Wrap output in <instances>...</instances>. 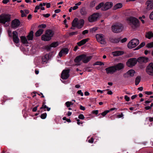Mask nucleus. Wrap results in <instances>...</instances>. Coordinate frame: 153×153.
<instances>
[{
    "mask_svg": "<svg viewBox=\"0 0 153 153\" xmlns=\"http://www.w3.org/2000/svg\"><path fill=\"white\" fill-rule=\"evenodd\" d=\"M137 62V60L136 58H133L129 59L126 62V65L130 67L134 66Z\"/></svg>",
    "mask_w": 153,
    "mask_h": 153,
    "instance_id": "0eeeda50",
    "label": "nucleus"
},
{
    "mask_svg": "<svg viewBox=\"0 0 153 153\" xmlns=\"http://www.w3.org/2000/svg\"><path fill=\"white\" fill-rule=\"evenodd\" d=\"M96 37L97 41L101 44L105 45L106 44L105 39L104 38L103 34H100L96 35Z\"/></svg>",
    "mask_w": 153,
    "mask_h": 153,
    "instance_id": "6e6552de",
    "label": "nucleus"
},
{
    "mask_svg": "<svg viewBox=\"0 0 153 153\" xmlns=\"http://www.w3.org/2000/svg\"><path fill=\"white\" fill-rule=\"evenodd\" d=\"M20 39L22 42L23 44H27V39L25 36H22L20 37Z\"/></svg>",
    "mask_w": 153,
    "mask_h": 153,
    "instance_id": "c85d7f7f",
    "label": "nucleus"
},
{
    "mask_svg": "<svg viewBox=\"0 0 153 153\" xmlns=\"http://www.w3.org/2000/svg\"><path fill=\"white\" fill-rule=\"evenodd\" d=\"M20 24L19 20L16 19L13 20L11 22V27L13 28H16L18 27Z\"/></svg>",
    "mask_w": 153,
    "mask_h": 153,
    "instance_id": "9b49d317",
    "label": "nucleus"
},
{
    "mask_svg": "<svg viewBox=\"0 0 153 153\" xmlns=\"http://www.w3.org/2000/svg\"><path fill=\"white\" fill-rule=\"evenodd\" d=\"M97 29V27H94L90 30V31L91 32L93 33L95 32Z\"/></svg>",
    "mask_w": 153,
    "mask_h": 153,
    "instance_id": "8fccbe9b",
    "label": "nucleus"
},
{
    "mask_svg": "<svg viewBox=\"0 0 153 153\" xmlns=\"http://www.w3.org/2000/svg\"><path fill=\"white\" fill-rule=\"evenodd\" d=\"M114 68L116 69V71L118 70L119 71L123 69L124 67V65L123 63H119L114 66Z\"/></svg>",
    "mask_w": 153,
    "mask_h": 153,
    "instance_id": "f3484780",
    "label": "nucleus"
},
{
    "mask_svg": "<svg viewBox=\"0 0 153 153\" xmlns=\"http://www.w3.org/2000/svg\"><path fill=\"white\" fill-rule=\"evenodd\" d=\"M77 94H80L81 96H83V93L82 92L81 90H79L77 92Z\"/></svg>",
    "mask_w": 153,
    "mask_h": 153,
    "instance_id": "13d9d810",
    "label": "nucleus"
},
{
    "mask_svg": "<svg viewBox=\"0 0 153 153\" xmlns=\"http://www.w3.org/2000/svg\"><path fill=\"white\" fill-rule=\"evenodd\" d=\"M43 108L44 109L47 108V110L48 111H49L50 110V108L47 107L46 105H43Z\"/></svg>",
    "mask_w": 153,
    "mask_h": 153,
    "instance_id": "6e6d98bb",
    "label": "nucleus"
},
{
    "mask_svg": "<svg viewBox=\"0 0 153 153\" xmlns=\"http://www.w3.org/2000/svg\"><path fill=\"white\" fill-rule=\"evenodd\" d=\"M46 27L45 24H42L39 26L38 27L39 28H45Z\"/></svg>",
    "mask_w": 153,
    "mask_h": 153,
    "instance_id": "de8ad7c7",
    "label": "nucleus"
},
{
    "mask_svg": "<svg viewBox=\"0 0 153 153\" xmlns=\"http://www.w3.org/2000/svg\"><path fill=\"white\" fill-rule=\"evenodd\" d=\"M50 55L49 54H46L43 56L42 58V63L44 64L45 63H47L50 58Z\"/></svg>",
    "mask_w": 153,
    "mask_h": 153,
    "instance_id": "6ab92c4d",
    "label": "nucleus"
},
{
    "mask_svg": "<svg viewBox=\"0 0 153 153\" xmlns=\"http://www.w3.org/2000/svg\"><path fill=\"white\" fill-rule=\"evenodd\" d=\"M113 3L111 2H107L105 4L103 3V5L102 8L103 11L107 10L111 8L113 6Z\"/></svg>",
    "mask_w": 153,
    "mask_h": 153,
    "instance_id": "f8f14e48",
    "label": "nucleus"
},
{
    "mask_svg": "<svg viewBox=\"0 0 153 153\" xmlns=\"http://www.w3.org/2000/svg\"><path fill=\"white\" fill-rule=\"evenodd\" d=\"M123 76L125 78H128L130 76H129V75H128V72H127V73H125L124 74Z\"/></svg>",
    "mask_w": 153,
    "mask_h": 153,
    "instance_id": "864d4df0",
    "label": "nucleus"
},
{
    "mask_svg": "<svg viewBox=\"0 0 153 153\" xmlns=\"http://www.w3.org/2000/svg\"><path fill=\"white\" fill-rule=\"evenodd\" d=\"M146 47L148 48H151L153 47V42L147 44Z\"/></svg>",
    "mask_w": 153,
    "mask_h": 153,
    "instance_id": "c9c22d12",
    "label": "nucleus"
},
{
    "mask_svg": "<svg viewBox=\"0 0 153 153\" xmlns=\"http://www.w3.org/2000/svg\"><path fill=\"white\" fill-rule=\"evenodd\" d=\"M59 44L58 42H53L51 44V45L52 47H56L58 46Z\"/></svg>",
    "mask_w": 153,
    "mask_h": 153,
    "instance_id": "4c0bfd02",
    "label": "nucleus"
},
{
    "mask_svg": "<svg viewBox=\"0 0 153 153\" xmlns=\"http://www.w3.org/2000/svg\"><path fill=\"white\" fill-rule=\"evenodd\" d=\"M47 116V114L46 113H45L42 114L41 116V118L42 119H45L46 118Z\"/></svg>",
    "mask_w": 153,
    "mask_h": 153,
    "instance_id": "37998d69",
    "label": "nucleus"
},
{
    "mask_svg": "<svg viewBox=\"0 0 153 153\" xmlns=\"http://www.w3.org/2000/svg\"><path fill=\"white\" fill-rule=\"evenodd\" d=\"M20 13H21V17H23L24 16H26V15L24 13V11L23 10H20Z\"/></svg>",
    "mask_w": 153,
    "mask_h": 153,
    "instance_id": "c03bdc74",
    "label": "nucleus"
},
{
    "mask_svg": "<svg viewBox=\"0 0 153 153\" xmlns=\"http://www.w3.org/2000/svg\"><path fill=\"white\" fill-rule=\"evenodd\" d=\"M65 104L67 107H69L71 105H73V103L71 102H67L65 103Z\"/></svg>",
    "mask_w": 153,
    "mask_h": 153,
    "instance_id": "58836bf2",
    "label": "nucleus"
},
{
    "mask_svg": "<svg viewBox=\"0 0 153 153\" xmlns=\"http://www.w3.org/2000/svg\"><path fill=\"white\" fill-rule=\"evenodd\" d=\"M89 40V39L88 38L82 39L80 42H77V44L79 46H80L85 44L87 42H88Z\"/></svg>",
    "mask_w": 153,
    "mask_h": 153,
    "instance_id": "412c9836",
    "label": "nucleus"
},
{
    "mask_svg": "<svg viewBox=\"0 0 153 153\" xmlns=\"http://www.w3.org/2000/svg\"><path fill=\"white\" fill-rule=\"evenodd\" d=\"M120 38L116 39L111 37L109 38L110 41L113 43H118L120 41Z\"/></svg>",
    "mask_w": 153,
    "mask_h": 153,
    "instance_id": "bb28decb",
    "label": "nucleus"
},
{
    "mask_svg": "<svg viewBox=\"0 0 153 153\" xmlns=\"http://www.w3.org/2000/svg\"><path fill=\"white\" fill-rule=\"evenodd\" d=\"M9 1V0H3V1H2V2L4 4H6Z\"/></svg>",
    "mask_w": 153,
    "mask_h": 153,
    "instance_id": "338daca9",
    "label": "nucleus"
},
{
    "mask_svg": "<svg viewBox=\"0 0 153 153\" xmlns=\"http://www.w3.org/2000/svg\"><path fill=\"white\" fill-rule=\"evenodd\" d=\"M10 15L8 16L6 15L0 16V23L4 24L5 26H8L9 24Z\"/></svg>",
    "mask_w": 153,
    "mask_h": 153,
    "instance_id": "20e7f679",
    "label": "nucleus"
},
{
    "mask_svg": "<svg viewBox=\"0 0 153 153\" xmlns=\"http://www.w3.org/2000/svg\"><path fill=\"white\" fill-rule=\"evenodd\" d=\"M39 105H37L36 106L34 107L32 110V111L33 112H35L37 111V108L38 107Z\"/></svg>",
    "mask_w": 153,
    "mask_h": 153,
    "instance_id": "69168bd1",
    "label": "nucleus"
},
{
    "mask_svg": "<svg viewBox=\"0 0 153 153\" xmlns=\"http://www.w3.org/2000/svg\"><path fill=\"white\" fill-rule=\"evenodd\" d=\"M103 2H101L100 3L98 6H97L96 7L95 9L97 10H98L100 8H101V10H103L102 9V8L103 7Z\"/></svg>",
    "mask_w": 153,
    "mask_h": 153,
    "instance_id": "72a5a7b5",
    "label": "nucleus"
},
{
    "mask_svg": "<svg viewBox=\"0 0 153 153\" xmlns=\"http://www.w3.org/2000/svg\"><path fill=\"white\" fill-rule=\"evenodd\" d=\"M80 12L82 16H85L87 13V10L85 7H82L80 10Z\"/></svg>",
    "mask_w": 153,
    "mask_h": 153,
    "instance_id": "4be33fe9",
    "label": "nucleus"
},
{
    "mask_svg": "<svg viewBox=\"0 0 153 153\" xmlns=\"http://www.w3.org/2000/svg\"><path fill=\"white\" fill-rule=\"evenodd\" d=\"M99 16L98 13H94L88 18V21L90 22H93L96 21Z\"/></svg>",
    "mask_w": 153,
    "mask_h": 153,
    "instance_id": "9d476101",
    "label": "nucleus"
},
{
    "mask_svg": "<svg viewBox=\"0 0 153 153\" xmlns=\"http://www.w3.org/2000/svg\"><path fill=\"white\" fill-rule=\"evenodd\" d=\"M94 139L93 138L91 137V138L89 140H88V142L90 143H93L94 142Z\"/></svg>",
    "mask_w": 153,
    "mask_h": 153,
    "instance_id": "4d7b16f0",
    "label": "nucleus"
},
{
    "mask_svg": "<svg viewBox=\"0 0 153 153\" xmlns=\"http://www.w3.org/2000/svg\"><path fill=\"white\" fill-rule=\"evenodd\" d=\"M115 69L113 66L106 68L105 70L107 74H112L116 71Z\"/></svg>",
    "mask_w": 153,
    "mask_h": 153,
    "instance_id": "dca6fc26",
    "label": "nucleus"
},
{
    "mask_svg": "<svg viewBox=\"0 0 153 153\" xmlns=\"http://www.w3.org/2000/svg\"><path fill=\"white\" fill-rule=\"evenodd\" d=\"M145 45V42H142L140 44V45L139 46H138L136 48L135 50H138L141 48L143 47Z\"/></svg>",
    "mask_w": 153,
    "mask_h": 153,
    "instance_id": "e433bc0d",
    "label": "nucleus"
},
{
    "mask_svg": "<svg viewBox=\"0 0 153 153\" xmlns=\"http://www.w3.org/2000/svg\"><path fill=\"white\" fill-rule=\"evenodd\" d=\"M141 79V77L138 76L136 77L135 80V84L136 85H137L140 82Z\"/></svg>",
    "mask_w": 153,
    "mask_h": 153,
    "instance_id": "f704fd0d",
    "label": "nucleus"
},
{
    "mask_svg": "<svg viewBox=\"0 0 153 153\" xmlns=\"http://www.w3.org/2000/svg\"><path fill=\"white\" fill-rule=\"evenodd\" d=\"M83 56L82 59V62L83 63H88L92 58L91 56H87L85 54H82Z\"/></svg>",
    "mask_w": 153,
    "mask_h": 153,
    "instance_id": "a211bd4d",
    "label": "nucleus"
},
{
    "mask_svg": "<svg viewBox=\"0 0 153 153\" xmlns=\"http://www.w3.org/2000/svg\"><path fill=\"white\" fill-rule=\"evenodd\" d=\"M43 30L42 29H40L37 30L36 33L35 35L36 37L40 36L43 33Z\"/></svg>",
    "mask_w": 153,
    "mask_h": 153,
    "instance_id": "2f4dec72",
    "label": "nucleus"
},
{
    "mask_svg": "<svg viewBox=\"0 0 153 153\" xmlns=\"http://www.w3.org/2000/svg\"><path fill=\"white\" fill-rule=\"evenodd\" d=\"M110 111L109 110H106L102 113L101 114L103 117L105 116Z\"/></svg>",
    "mask_w": 153,
    "mask_h": 153,
    "instance_id": "a19ab883",
    "label": "nucleus"
},
{
    "mask_svg": "<svg viewBox=\"0 0 153 153\" xmlns=\"http://www.w3.org/2000/svg\"><path fill=\"white\" fill-rule=\"evenodd\" d=\"M112 53L114 56H117L122 55L124 53V52L122 51H117L112 52Z\"/></svg>",
    "mask_w": 153,
    "mask_h": 153,
    "instance_id": "b1692460",
    "label": "nucleus"
},
{
    "mask_svg": "<svg viewBox=\"0 0 153 153\" xmlns=\"http://www.w3.org/2000/svg\"><path fill=\"white\" fill-rule=\"evenodd\" d=\"M128 73L129 75L130 76H134L135 72L134 70L131 69L128 71Z\"/></svg>",
    "mask_w": 153,
    "mask_h": 153,
    "instance_id": "473e14b6",
    "label": "nucleus"
},
{
    "mask_svg": "<svg viewBox=\"0 0 153 153\" xmlns=\"http://www.w3.org/2000/svg\"><path fill=\"white\" fill-rule=\"evenodd\" d=\"M149 60L148 57H140L137 59V62L140 64L146 63L148 62Z\"/></svg>",
    "mask_w": 153,
    "mask_h": 153,
    "instance_id": "2eb2a0df",
    "label": "nucleus"
},
{
    "mask_svg": "<svg viewBox=\"0 0 153 153\" xmlns=\"http://www.w3.org/2000/svg\"><path fill=\"white\" fill-rule=\"evenodd\" d=\"M145 93L146 94L150 95L152 94L153 93L150 91H146Z\"/></svg>",
    "mask_w": 153,
    "mask_h": 153,
    "instance_id": "052dcab7",
    "label": "nucleus"
},
{
    "mask_svg": "<svg viewBox=\"0 0 153 153\" xmlns=\"http://www.w3.org/2000/svg\"><path fill=\"white\" fill-rule=\"evenodd\" d=\"M127 40V39L126 38H124L123 39L120 40V41L122 43H124Z\"/></svg>",
    "mask_w": 153,
    "mask_h": 153,
    "instance_id": "5fc2aeb1",
    "label": "nucleus"
},
{
    "mask_svg": "<svg viewBox=\"0 0 153 153\" xmlns=\"http://www.w3.org/2000/svg\"><path fill=\"white\" fill-rule=\"evenodd\" d=\"M146 37L150 39L152 37H153V33L152 32L149 31L146 33L145 36Z\"/></svg>",
    "mask_w": 153,
    "mask_h": 153,
    "instance_id": "7c9ffc66",
    "label": "nucleus"
},
{
    "mask_svg": "<svg viewBox=\"0 0 153 153\" xmlns=\"http://www.w3.org/2000/svg\"><path fill=\"white\" fill-rule=\"evenodd\" d=\"M52 47L51 46V45H47L45 47V49H46L47 51H49L50 50L51 48Z\"/></svg>",
    "mask_w": 153,
    "mask_h": 153,
    "instance_id": "3c124183",
    "label": "nucleus"
},
{
    "mask_svg": "<svg viewBox=\"0 0 153 153\" xmlns=\"http://www.w3.org/2000/svg\"><path fill=\"white\" fill-rule=\"evenodd\" d=\"M95 65H104V63L100 62H97L95 63Z\"/></svg>",
    "mask_w": 153,
    "mask_h": 153,
    "instance_id": "79ce46f5",
    "label": "nucleus"
},
{
    "mask_svg": "<svg viewBox=\"0 0 153 153\" xmlns=\"http://www.w3.org/2000/svg\"><path fill=\"white\" fill-rule=\"evenodd\" d=\"M78 118L79 119H81V120H83L85 118V117L82 114H80L78 116Z\"/></svg>",
    "mask_w": 153,
    "mask_h": 153,
    "instance_id": "49530a36",
    "label": "nucleus"
},
{
    "mask_svg": "<svg viewBox=\"0 0 153 153\" xmlns=\"http://www.w3.org/2000/svg\"><path fill=\"white\" fill-rule=\"evenodd\" d=\"M83 56L82 54L77 56L74 59V62L76 63H79L81 60H82Z\"/></svg>",
    "mask_w": 153,
    "mask_h": 153,
    "instance_id": "a878e982",
    "label": "nucleus"
},
{
    "mask_svg": "<svg viewBox=\"0 0 153 153\" xmlns=\"http://www.w3.org/2000/svg\"><path fill=\"white\" fill-rule=\"evenodd\" d=\"M95 4L96 1H93L90 3V6L91 7H92L95 6Z\"/></svg>",
    "mask_w": 153,
    "mask_h": 153,
    "instance_id": "ea45409f",
    "label": "nucleus"
},
{
    "mask_svg": "<svg viewBox=\"0 0 153 153\" xmlns=\"http://www.w3.org/2000/svg\"><path fill=\"white\" fill-rule=\"evenodd\" d=\"M50 16V14L48 13H47L46 14H43V16L46 18H48Z\"/></svg>",
    "mask_w": 153,
    "mask_h": 153,
    "instance_id": "0e129e2a",
    "label": "nucleus"
},
{
    "mask_svg": "<svg viewBox=\"0 0 153 153\" xmlns=\"http://www.w3.org/2000/svg\"><path fill=\"white\" fill-rule=\"evenodd\" d=\"M78 33L77 31H76L75 32H72L69 33L70 36H72L74 35L77 34Z\"/></svg>",
    "mask_w": 153,
    "mask_h": 153,
    "instance_id": "09e8293b",
    "label": "nucleus"
},
{
    "mask_svg": "<svg viewBox=\"0 0 153 153\" xmlns=\"http://www.w3.org/2000/svg\"><path fill=\"white\" fill-rule=\"evenodd\" d=\"M69 69L64 70L62 71L61 74V78L63 79H66L69 76Z\"/></svg>",
    "mask_w": 153,
    "mask_h": 153,
    "instance_id": "1a4fd4ad",
    "label": "nucleus"
},
{
    "mask_svg": "<svg viewBox=\"0 0 153 153\" xmlns=\"http://www.w3.org/2000/svg\"><path fill=\"white\" fill-rule=\"evenodd\" d=\"M146 72L149 76H153V63H150L147 66L146 68Z\"/></svg>",
    "mask_w": 153,
    "mask_h": 153,
    "instance_id": "423d86ee",
    "label": "nucleus"
},
{
    "mask_svg": "<svg viewBox=\"0 0 153 153\" xmlns=\"http://www.w3.org/2000/svg\"><path fill=\"white\" fill-rule=\"evenodd\" d=\"M146 9L148 10L153 9V0H148L146 2Z\"/></svg>",
    "mask_w": 153,
    "mask_h": 153,
    "instance_id": "4468645a",
    "label": "nucleus"
},
{
    "mask_svg": "<svg viewBox=\"0 0 153 153\" xmlns=\"http://www.w3.org/2000/svg\"><path fill=\"white\" fill-rule=\"evenodd\" d=\"M78 19L77 18L74 19L71 23V25L72 27H77L78 28Z\"/></svg>",
    "mask_w": 153,
    "mask_h": 153,
    "instance_id": "5701e85b",
    "label": "nucleus"
},
{
    "mask_svg": "<svg viewBox=\"0 0 153 153\" xmlns=\"http://www.w3.org/2000/svg\"><path fill=\"white\" fill-rule=\"evenodd\" d=\"M88 30H85L82 32V34L83 35H85V34H87L88 33Z\"/></svg>",
    "mask_w": 153,
    "mask_h": 153,
    "instance_id": "680f3d73",
    "label": "nucleus"
},
{
    "mask_svg": "<svg viewBox=\"0 0 153 153\" xmlns=\"http://www.w3.org/2000/svg\"><path fill=\"white\" fill-rule=\"evenodd\" d=\"M151 107H151V105L150 106H147L145 107V108L146 110H148L150 109L151 108Z\"/></svg>",
    "mask_w": 153,
    "mask_h": 153,
    "instance_id": "774afa93",
    "label": "nucleus"
},
{
    "mask_svg": "<svg viewBox=\"0 0 153 153\" xmlns=\"http://www.w3.org/2000/svg\"><path fill=\"white\" fill-rule=\"evenodd\" d=\"M124 98L128 102L130 100V98L129 97H128L127 95H126L125 96Z\"/></svg>",
    "mask_w": 153,
    "mask_h": 153,
    "instance_id": "603ef678",
    "label": "nucleus"
},
{
    "mask_svg": "<svg viewBox=\"0 0 153 153\" xmlns=\"http://www.w3.org/2000/svg\"><path fill=\"white\" fill-rule=\"evenodd\" d=\"M149 17H150V18L151 20H153V11L150 14V15H149Z\"/></svg>",
    "mask_w": 153,
    "mask_h": 153,
    "instance_id": "bf43d9fd",
    "label": "nucleus"
},
{
    "mask_svg": "<svg viewBox=\"0 0 153 153\" xmlns=\"http://www.w3.org/2000/svg\"><path fill=\"white\" fill-rule=\"evenodd\" d=\"M13 42L16 44L19 42V39L18 37V33L16 31L13 32Z\"/></svg>",
    "mask_w": 153,
    "mask_h": 153,
    "instance_id": "ddd939ff",
    "label": "nucleus"
},
{
    "mask_svg": "<svg viewBox=\"0 0 153 153\" xmlns=\"http://www.w3.org/2000/svg\"><path fill=\"white\" fill-rule=\"evenodd\" d=\"M139 43L138 39H134L131 40L128 44L127 46L129 48H132L136 47Z\"/></svg>",
    "mask_w": 153,
    "mask_h": 153,
    "instance_id": "39448f33",
    "label": "nucleus"
},
{
    "mask_svg": "<svg viewBox=\"0 0 153 153\" xmlns=\"http://www.w3.org/2000/svg\"><path fill=\"white\" fill-rule=\"evenodd\" d=\"M123 27L121 23H116L111 26L112 31L114 33H117L122 32Z\"/></svg>",
    "mask_w": 153,
    "mask_h": 153,
    "instance_id": "7ed1b4c3",
    "label": "nucleus"
},
{
    "mask_svg": "<svg viewBox=\"0 0 153 153\" xmlns=\"http://www.w3.org/2000/svg\"><path fill=\"white\" fill-rule=\"evenodd\" d=\"M33 31H31L27 36V39L28 41L33 40Z\"/></svg>",
    "mask_w": 153,
    "mask_h": 153,
    "instance_id": "cd10ccee",
    "label": "nucleus"
},
{
    "mask_svg": "<svg viewBox=\"0 0 153 153\" xmlns=\"http://www.w3.org/2000/svg\"><path fill=\"white\" fill-rule=\"evenodd\" d=\"M78 28L80 29L83 27L84 23V21L83 19H80L79 21L78 20Z\"/></svg>",
    "mask_w": 153,
    "mask_h": 153,
    "instance_id": "393cba45",
    "label": "nucleus"
},
{
    "mask_svg": "<svg viewBox=\"0 0 153 153\" xmlns=\"http://www.w3.org/2000/svg\"><path fill=\"white\" fill-rule=\"evenodd\" d=\"M7 97L5 96H4L3 97V100H2V101H3V102H2V103H1V104L3 105L4 104H3V102H5L6 101V100H7Z\"/></svg>",
    "mask_w": 153,
    "mask_h": 153,
    "instance_id": "a18cd8bd",
    "label": "nucleus"
},
{
    "mask_svg": "<svg viewBox=\"0 0 153 153\" xmlns=\"http://www.w3.org/2000/svg\"><path fill=\"white\" fill-rule=\"evenodd\" d=\"M69 51L67 48H63L62 49L59 53V56L60 57H61L62 56V54H67Z\"/></svg>",
    "mask_w": 153,
    "mask_h": 153,
    "instance_id": "aec40b11",
    "label": "nucleus"
},
{
    "mask_svg": "<svg viewBox=\"0 0 153 153\" xmlns=\"http://www.w3.org/2000/svg\"><path fill=\"white\" fill-rule=\"evenodd\" d=\"M123 5L121 3H118L116 4L113 7V9L114 10H116L122 7Z\"/></svg>",
    "mask_w": 153,
    "mask_h": 153,
    "instance_id": "c756f323",
    "label": "nucleus"
},
{
    "mask_svg": "<svg viewBox=\"0 0 153 153\" xmlns=\"http://www.w3.org/2000/svg\"><path fill=\"white\" fill-rule=\"evenodd\" d=\"M127 20L129 21V25L133 29L136 28L140 25L139 20L135 17H130Z\"/></svg>",
    "mask_w": 153,
    "mask_h": 153,
    "instance_id": "f257e3e1",
    "label": "nucleus"
},
{
    "mask_svg": "<svg viewBox=\"0 0 153 153\" xmlns=\"http://www.w3.org/2000/svg\"><path fill=\"white\" fill-rule=\"evenodd\" d=\"M54 34V31L51 30H46L45 34L42 36V40L45 41L50 40Z\"/></svg>",
    "mask_w": 153,
    "mask_h": 153,
    "instance_id": "f03ea898",
    "label": "nucleus"
},
{
    "mask_svg": "<svg viewBox=\"0 0 153 153\" xmlns=\"http://www.w3.org/2000/svg\"><path fill=\"white\" fill-rule=\"evenodd\" d=\"M98 111L97 110H94L92 111V113L94 114H95L97 115L98 114Z\"/></svg>",
    "mask_w": 153,
    "mask_h": 153,
    "instance_id": "e2e57ef3",
    "label": "nucleus"
}]
</instances>
